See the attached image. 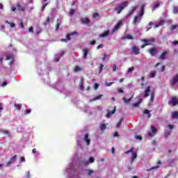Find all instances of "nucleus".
Listing matches in <instances>:
<instances>
[{"instance_id":"23","label":"nucleus","mask_w":178,"mask_h":178,"mask_svg":"<svg viewBox=\"0 0 178 178\" xmlns=\"http://www.w3.org/2000/svg\"><path fill=\"white\" fill-rule=\"evenodd\" d=\"M161 6V2L159 1H157L155 2V3L153 6L154 9H158Z\"/></svg>"},{"instance_id":"63","label":"nucleus","mask_w":178,"mask_h":178,"mask_svg":"<svg viewBox=\"0 0 178 178\" xmlns=\"http://www.w3.org/2000/svg\"><path fill=\"white\" fill-rule=\"evenodd\" d=\"M172 44L173 45H178V41L177 40H175L174 42H172Z\"/></svg>"},{"instance_id":"1","label":"nucleus","mask_w":178,"mask_h":178,"mask_svg":"<svg viewBox=\"0 0 178 178\" xmlns=\"http://www.w3.org/2000/svg\"><path fill=\"white\" fill-rule=\"evenodd\" d=\"M127 1H124L120 5H119L118 8H115V10L118 15L120 14L122 10H123L124 8L127 6Z\"/></svg>"},{"instance_id":"39","label":"nucleus","mask_w":178,"mask_h":178,"mask_svg":"<svg viewBox=\"0 0 178 178\" xmlns=\"http://www.w3.org/2000/svg\"><path fill=\"white\" fill-rule=\"evenodd\" d=\"M170 134V131H165V132H164V137L165 138H168V137H169V135Z\"/></svg>"},{"instance_id":"10","label":"nucleus","mask_w":178,"mask_h":178,"mask_svg":"<svg viewBox=\"0 0 178 178\" xmlns=\"http://www.w3.org/2000/svg\"><path fill=\"white\" fill-rule=\"evenodd\" d=\"M132 51L135 55H140V48L136 45L132 46Z\"/></svg>"},{"instance_id":"41","label":"nucleus","mask_w":178,"mask_h":178,"mask_svg":"<svg viewBox=\"0 0 178 178\" xmlns=\"http://www.w3.org/2000/svg\"><path fill=\"white\" fill-rule=\"evenodd\" d=\"M17 7L19 10H22V12H24V7L22 6V5L17 4Z\"/></svg>"},{"instance_id":"58","label":"nucleus","mask_w":178,"mask_h":178,"mask_svg":"<svg viewBox=\"0 0 178 178\" xmlns=\"http://www.w3.org/2000/svg\"><path fill=\"white\" fill-rule=\"evenodd\" d=\"M158 168H159V165L153 166L150 168V170H154V169H158Z\"/></svg>"},{"instance_id":"15","label":"nucleus","mask_w":178,"mask_h":178,"mask_svg":"<svg viewBox=\"0 0 178 178\" xmlns=\"http://www.w3.org/2000/svg\"><path fill=\"white\" fill-rule=\"evenodd\" d=\"M17 157V155H15L13 157L10 159L9 161L7 162V163H6L7 166H9V165H10L11 163H13V162H15V161H16Z\"/></svg>"},{"instance_id":"64","label":"nucleus","mask_w":178,"mask_h":178,"mask_svg":"<svg viewBox=\"0 0 178 178\" xmlns=\"http://www.w3.org/2000/svg\"><path fill=\"white\" fill-rule=\"evenodd\" d=\"M21 162H26V159L24 156L21 157Z\"/></svg>"},{"instance_id":"24","label":"nucleus","mask_w":178,"mask_h":178,"mask_svg":"<svg viewBox=\"0 0 178 178\" xmlns=\"http://www.w3.org/2000/svg\"><path fill=\"white\" fill-rule=\"evenodd\" d=\"M163 24H165V21L161 20V21L159 22V24H157L155 25L154 27H155L156 29H158V27H160V26H163Z\"/></svg>"},{"instance_id":"62","label":"nucleus","mask_w":178,"mask_h":178,"mask_svg":"<svg viewBox=\"0 0 178 178\" xmlns=\"http://www.w3.org/2000/svg\"><path fill=\"white\" fill-rule=\"evenodd\" d=\"M113 72H116V64L113 65Z\"/></svg>"},{"instance_id":"35","label":"nucleus","mask_w":178,"mask_h":178,"mask_svg":"<svg viewBox=\"0 0 178 178\" xmlns=\"http://www.w3.org/2000/svg\"><path fill=\"white\" fill-rule=\"evenodd\" d=\"M76 12V10L74 9H70L69 12L70 16H73L74 15V13Z\"/></svg>"},{"instance_id":"3","label":"nucleus","mask_w":178,"mask_h":178,"mask_svg":"<svg viewBox=\"0 0 178 178\" xmlns=\"http://www.w3.org/2000/svg\"><path fill=\"white\" fill-rule=\"evenodd\" d=\"M77 34H79L77 33V31H74V32H72L70 33H68L67 35H66V39H61V42H67V41H70L71 40V38L70 36L71 35H77Z\"/></svg>"},{"instance_id":"52","label":"nucleus","mask_w":178,"mask_h":178,"mask_svg":"<svg viewBox=\"0 0 178 178\" xmlns=\"http://www.w3.org/2000/svg\"><path fill=\"white\" fill-rule=\"evenodd\" d=\"M99 88V84L95 83V85H94L95 90H98Z\"/></svg>"},{"instance_id":"2","label":"nucleus","mask_w":178,"mask_h":178,"mask_svg":"<svg viewBox=\"0 0 178 178\" xmlns=\"http://www.w3.org/2000/svg\"><path fill=\"white\" fill-rule=\"evenodd\" d=\"M168 105L170 106H177L178 105V98L176 96H173L171 97V99L168 101Z\"/></svg>"},{"instance_id":"11","label":"nucleus","mask_w":178,"mask_h":178,"mask_svg":"<svg viewBox=\"0 0 178 178\" xmlns=\"http://www.w3.org/2000/svg\"><path fill=\"white\" fill-rule=\"evenodd\" d=\"M81 24H83L84 26H88L90 24V19L88 18H82L81 19Z\"/></svg>"},{"instance_id":"29","label":"nucleus","mask_w":178,"mask_h":178,"mask_svg":"<svg viewBox=\"0 0 178 178\" xmlns=\"http://www.w3.org/2000/svg\"><path fill=\"white\" fill-rule=\"evenodd\" d=\"M178 25L177 24H175V25H171L170 27V30L171 31H174V30H176L177 29Z\"/></svg>"},{"instance_id":"18","label":"nucleus","mask_w":178,"mask_h":178,"mask_svg":"<svg viewBox=\"0 0 178 178\" xmlns=\"http://www.w3.org/2000/svg\"><path fill=\"white\" fill-rule=\"evenodd\" d=\"M83 58L84 59L87 58V55H88V49L87 48L84 49L83 50Z\"/></svg>"},{"instance_id":"9","label":"nucleus","mask_w":178,"mask_h":178,"mask_svg":"<svg viewBox=\"0 0 178 178\" xmlns=\"http://www.w3.org/2000/svg\"><path fill=\"white\" fill-rule=\"evenodd\" d=\"M143 42H145V44H147V45H152L154 42H155L154 38H150V39H145L143 40Z\"/></svg>"},{"instance_id":"5","label":"nucleus","mask_w":178,"mask_h":178,"mask_svg":"<svg viewBox=\"0 0 178 178\" xmlns=\"http://www.w3.org/2000/svg\"><path fill=\"white\" fill-rule=\"evenodd\" d=\"M143 15H141V14H138L137 15H136L132 22L133 24H134V26H137V22H141V19H143Z\"/></svg>"},{"instance_id":"48","label":"nucleus","mask_w":178,"mask_h":178,"mask_svg":"<svg viewBox=\"0 0 178 178\" xmlns=\"http://www.w3.org/2000/svg\"><path fill=\"white\" fill-rule=\"evenodd\" d=\"M98 16H99V14H98V13H94L92 15L93 19H95V17H98Z\"/></svg>"},{"instance_id":"17","label":"nucleus","mask_w":178,"mask_h":178,"mask_svg":"<svg viewBox=\"0 0 178 178\" xmlns=\"http://www.w3.org/2000/svg\"><path fill=\"white\" fill-rule=\"evenodd\" d=\"M115 112H116V106H115V108L113 111H111L107 113L106 118H111V116H112V115H113V113H115Z\"/></svg>"},{"instance_id":"51","label":"nucleus","mask_w":178,"mask_h":178,"mask_svg":"<svg viewBox=\"0 0 178 178\" xmlns=\"http://www.w3.org/2000/svg\"><path fill=\"white\" fill-rule=\"evenodd\" d=\"M92 173H94V171H92V170H88V176H91V175H92Z\"/></svg>"},{"instance_id":"42","label":"nucleus","mask_w":178,"mask_h":178,"mask_svg":"<svg viewBox=\"0 0 178 178\" xmlns=\"http://www.w3.org/2000/svg\"><path fill=\"white\" fill-rule=\"evenodd\" d=\"M99 73H102V70H104V65L103 64H100L99 66Z\"/></svg>"},{"instance_id":"57","label":"nucleus","mask_w":178,"mask_h":178,"mask_svg":"<svg viewBox=\"0 0 178 178\" xmlns=\"http://www.w3.org/2000/svg\"><path fill=\"white\" fill-rule=\"evenodd\" d=\"M29 113H31V111L30 109L25 111V115H29Z\"/></svg>"},{"instance_id":"44","label":"nucleus","mask_w":178,"mask_h":178,"mask_svg":"<svg viewBox=\"0 0 178 178\" xmlns=\"http://www.w3.org/2000/svg\"><path fill=\"white\" fill-rule=\"evenodd\" d=\"M50 20H51V18L49 17H47L46 22L44 23V26H47V24H49Z\"/></svg>"},{"instance_id":"50","label":"nucleus","mask_w":178,"mask_h":178,"mask_svg":"<svg viewBox=\"0 0 178 178\" xmlns=\"http://www.w3.org/2000/svg\"><path fill=\"white\" fill-rule=\"evenodd\" d=\"M136 140H139V141H141L143 140V137L141 136H135Z\"/></svg>"},{"instance_id":"43","label":"nucleus","mask_w":178,"mask_h":178,"mask_svg":"<svg viewBox=\"0 0 178 178\" xmlns=\"http://www.w3.org/2000/svg\"><path fill=\"white\" fill-rule=\"evenodd\" d=\"M136 9H137V7H133L132 10L129 13V16H130V15H133V13L136 12Z\"/></svg>"},{"instance_id":"4","label":"nucleus","mask_w":178,"mask_h":178,"mask_svg":"<svg viewBox=\"0 0 178 178\" xmlns=\"http://www.w3.org/2000/svg\"><path fill=\"white\" fill-rule=\"evenodd\" d=\"M131 154L132 157H131V161H134V159H136V158H137V153L136 152H134V147H131L129 150L125 152V154Z\"/></svg>"},{"instance_id":"22","label":"nucleus","mask_w":178,"mask_h":178,"mask_svg":"<svg viewBox=\"0 0 178 178\" xmlns=\"http://www.w3.org/2000/svg\"><path fill=\"white\" fill-rule=\"evenodd\" d=\"M79 88L80 90H84V79H81V82L79 83Z\"/></svg>"},{"instance_id":"59","label":"nucleus","mask_w":178,"mask_h":178,"mask_svg":"<svg viewBox=\"0 0 178 178\" xmlns=\"http://www.w3.org/2000/svg\"><path fill=\"white\" fill-rule=\"evenodd\" d=\"M166 70V67L165 65H163L161 67V72H165Z\"/></svg>"},{"instance_id":"34","label":"nucleus","mask_w":178,"mask_h":178,"mask_svg":"<svg viewBox=\"0 0 178 178\" xmlns=\"http://www.w3.org/2000/svg\"><path fill=\"white\" fill-rule=\"evenodd\" d=\"M122 122H123V118H121L116 125L117 129H119L120 127V124H122Z\"/></svg>"},{"instance_id":"27","label":"nucleus","mask_w":178,"mask_h":178,"mask_svg":"<svg viewBox=\"0 0 178 178\" xmlns=\"http://www.w3.org/2000/svg\"><path fill=\"white\" fill-rule=\"evenodd\" d=\"M154 99H155V94L154 93V92H151V93H150L151 102H154Z\"/></svg>"},{"instance_id":"36","label":"nucleus","mask_w":178,"mask_h":178,"mask_svg":"<svg viewBox=\"0 0 178 178\" xmlns=\"http://www.w3.org/2000/svg\"><path fill=\"white\" fill-rule=\"evenodd\" d=\"M102 98V95H99L96 97H94L92 101H97V99H101Z\"/></svg>"},{"instance_id":"6","label":"nucleus","mask_w":178,"mask_h":178,"mask_svg":"<svg viewBox=\"0 0 178 178\" xmlns=\"http://www.w3.org/2000/svg\"><path fill=\"white\" fill-rule=\"evenodd\" d=\"M152 91H151V87L148 86L144 91V93L143 95V97L144 98H147V97H149V94H151Z\"/></svg>"},{"instance_id":"38","label":"nucleus","mask_w":178,"mask_h":178,"mask_svg":"<svg viewBox=\"0 0 178 178\" xmlns=\"http://www.w3.org/2000/svg\"><path fill=\"white\" fill-rule=\"evenodd\" d=\"M173 13H174V15L178 14V7L177 6H175L173 8Z\"/></svg>"},{"instance_id":"20","label":"nucleus","mask_w":178,"mask_h":178,"mask_svg":"<svg viewBox=\"0 0 178 178\" xmlns=\"http://www.w3.org/2000/svg\"><path fill=\"white\" fill-rule=\"evenodd\" d=\"M107 35H109V31L104 32L102 34L99 35V37H100V38H105Z\"/></svg>"},{"instance_id":"47","label":"nucleus","mask_w":178,"mask_h":178,"mask_svg":"<svg viewBox=\"0 0 178 178\" xmlns=\"http://www.w3.org/2000/svg\"><path fill=\"white\" fill-rule=\"evenodd\" d=\"M12 58H13L12 55L6 56V60H10V59H12Z\"/></svg>"},{"instance_id":"8","label":"nucleus","mask_w":178,"mask_h":178,"mask_svg":"<svg viewBox=\"0 0 178 178\" xmlns=\"http://www.w3.org/2000/svg\"><path fill=\"white\" fill-rule=\"evenodd\" d=\"M171 85L172 86H176V84H177L178 83V74H177L176 75H175L172 79L170 81Z\"/></svg>"},{"instance_id":"7","label":"nucleus","mask_w":178,"mask_h":178,"mask_svg":"<svg viewBox=\"0 0 178 178\" xmlns=\"http://www.w3.org/2000/svg\"><path fill=\"white\" fill-rule=\"evenodd\" d=\"M150 131L148 133V136L149 137H154L156 134V128L154 126H151L150 127Z\"/></svg>"},{"instance_id":"14","label":"nucleus","mask_w":178,"mask_h":178,"mask_svg":"<svg viewBox=\"0 0 178 178\" xmlns=\"http://www.w3.org/2000/svg\"><path fill=\"white\" fill-rule=\"evenodd\" d=\"M167 54H168V51H166V50H164L163 51V53L161 54V55H160L159 56V59H161L162 60H164V59H165V58H166L165 56H166Z\"/></svg>"},{"instance_id":"25","label":"nucleus","mask_w":178,"mask_h":178,"mask_svg":"<svg viewBox=\"0 0 178 178\" xmlns=\"http://www.w3.org/2000/svg\"><path fill=\"white\" fill-rule=\"evenodd\" d=\"M89 162H90V163H94V162H95L94 157H90L89 161H86V163H84V165H88Z\"/></svg>"},{"instance_id":"61","label":"nucleus","mask_w":178,"mask_h":178,"mask_svg":"<svg viewBox=\"0 0 178 178\" xmlns=\"http://www.w3.org/2000/svg\"><path fill=\"white\" fill-rule=\"evenodd\" d=\"M101 48H104V45L103 44H99L97 47V49H101Z\"/></svg>"},{"instance_id":"32","label":"nucleus","mask_w":178,"mask_h":178,"mask_svg":"<svg viewBox=\"0 0 178 178\" xmlns=\"http://www.w3.org/2000/svg\"><path fill=\"white\" fill-rule=\"evenodd\" d=\"M143 113H145V115H148L147 118L149 119V118H151V114H149V111H148L147 109H145L143 111Z\"/></svg>"},{"instance_id":"45","label":"nucleus","mask_w":178,"mask_h":178,"mask_svg":"<svg viewBox=\"0 0 178 178\" xmlns=\"http://www.w3.org/2000/svg\"><path fill=\"white\" fill-rule=\"evenodd\" d=\"M125 38H127L128 40H134V38H133V36H131V35H127L125 36Z\"/></svg>"},{"instance_id":"49","label":"nucleus","mask_w":178,"mask_h":178,"mask_svg":"<svg viewBox=\"0 0 178 178\" xmlns=\"http://www.w3.org/2000/svg\"><path fill=\"white\" fill-rule=\"evenodd\" d=\"M25 177H26V178H30V177H31V175H30V171H28V172H26V175H25Z\"/></svg>"},{"instance_id":"19","label":"nucleus","mask_w":178,"mask_h":178,"mask_svg":"<svg viewBox=\"0 0 178 178\" xmlns=\"http://www.w3.org/2000/svg\"><path fill=\"white\" fill-rule=\"evenodd\" d=\"M149 52L152 55V56H154L156 54V49L155 48L149 49Z\"/></svg>"},{"instance_id":"60","label":"nucleus","mask_w":178,"mask_h":178,"mask_svg":"<svg viewBox=\"0 0 178 178\" xmlns=\"http://www.w3.org/2000/svg\"><path fill=\"white\" fill-rule=\"evenodd\" d=\"M96 42H97L95 40H92V41L90 42V45H95Z\"/></svg>"},{"instance_id":"21","label":"nucleus","mask_w":178,"mask_h":178,"mask_svg":"<svg viewBox=\"0 0 178 178\" xmlns=\"http://www.w3.org/2000/svg\"><path fill=\"white\" fill-rule=\"evenodd\" d=\"M141 102H143V99H139L138 102L134 103L133 104L134 108H137V107L140 106V104H141Z\"/></svg>"},{"instance_id":"37","label":"nucleus","mask_w":178,"mask_h":178,"mask_svg":"<svg viewBox=\"0 0 178 178\" xmlns=\"http://www.w3.org/2000/svg\"><path fill=\"white\" fill-rule=\"evenodd\" d=\"M6 23H8V24H10L12 29H13L14 27H16V24H15V23L13 22H8V21H6Z\"/></svg>"},{"instance_id":"26","label":"nucleus","mask_w":178,"mask_h":178,"mask_svg":"<svg viewBox=\"0 0 178 178\" xmlns=\"http://www.w3.org/2000/svg\"><path fill=\"white\" fill-rule=\"evenodd\" d=\"M172 119H177L178 118V112L177 111H175L173 113H172V115H171Z\"/></svg>"},{"instance_id":"12","label":"nucleus","mask_w":178,"mask_h":178,"mask_svg":"<svg viewBox=\"0 0 178 178\" xmlns=\"http://www.w3.org/2000/svg\"><path fill=\"white\" fill-rule=\"evenodd\" d=\"M89 137V135H88V134H85V135H84V137H83V140H84V141H86V144H87V145H90V138H88Z\"/></svg>"},{"instance_id":"31","label":"nucleus","mask_w":178,"mask_h":178,"mask_svg":"<svg viewBox=\"0 0 178 178\" xmlns=\"http://www.w3.org/2000/svg\"><path fill=\"white\" fill-rule=\"evenodd\" d=\"M14 106L18 110L20 111L22 109V104H15Z\"/></svg>"},{"instance_id":"46","label":"nucleus","mask_w":178,"mask_h":178,"mask_svg":"<svg viewBox=\"0 0 178 178\" xmlns=\"http://www.w3.org/2000/svg\"><path fill=\"white\" fill-rule=\"evenodd\" d=\"M134 67H131L127 70L128 73H131V72H134Z\"/></svg>"},{"instance_id":"54","label":"nucleus","mask_w":178,"mask_h":178,"mask_svg":"<svg viewBox=\"0 0 178 178\" xmlns=\"http://www.w3.org/2000/svg\"><path fill=\"white\" fill-rule=\"evenodd\" d=\"M29 33H34V28H33V26H31L29 29Z\"/></svg>"},{"instance_id":"13","label":"nucleus","mask_w":178,"mask_h":178,"mask_svg":"<svg viewBox=\"0 0 178 178\" xmlns=\"http://www.w3.org/2000/svg\"><path fill=\"white\" fill-rule=\"evenodd\" d=\"M145 10V4H142L140 7V13L141 16H144V11Z\"/></svg>"},{"instance_id":"30","label":"nucleus","mask_w":178,"mask_h":178,"mask_svg":"<svg viewBox=\"0 0 178 178\" xmlns=\"http://www.w3.org/2000/svg\"><path fill=\"white\" fill-rule=\"evenodd\" d=\"M155 76H156V71H152L149 74L150 79H154Z\"/></svg>"},{"instance_id":"16","label":"nucleus","mask_w":178,"mask_h":178,"mask_svg":"<svg viewBox=\"0 0 178 178\" xmlns=\"http://www.w3.org/2000/svg\"><path fill=\"white\" fill-rule=\"evenodd\" d=\"M121 26H122V21H119L118 24L115 26L113 31H118V30L120 29Z\"/></svg>"},{"instance_id":"28","label":"nucleus","mask_w":178,"mask_h":178,"mask_svg":"<svg viewBox=\"0 0 178 178\" xmlns=\"http://www.w3.org/2000/svg\"><path fill=\"white\" fill-rule=\"evenodd\" d=\"M131 99H133V97H131L129 99H127L126 97H123L122 100L124 101V102H125V104H129V102H130V101H131Z\"/></svg>"},{"instance_id":"33","label":"nucleus","mask_w":178,"mask_h":178,"mask_svg":"<svg viewBox=\"0 0 178 178\" xmlns=\"http://www.w3.org/2000/svg\"><path fill=\"white\" fill-rule=\"evenodd\" d=\"M105 129H106V124H102L100 125V129L102 131H104V130H105Z\"/></svg>"},{"instance_id":"55","label":"nucleus","mask_w":178,"mask_h":178,"mask_svg":"<svg viewBox=\"0 0 178 178\" xmlns=\"http://www.w3.org/2000/svg\"><path fill=\"white\" fill-rule=\"evenodd\" d=\"M47 5H48V3H47L43 5V6L42 7V12H44V10H45V8H47Z\"/></svg>"},{"instance_id":"56","label":"nucleus","mask_w":178,"mask_h":178,"mask_svg":"<svg viewBox=\"0 0 178 178\" xmlns=\"http://www.w3.org/2000/svg\"><path fill=\"white\" fill-rule=\"evenodd\" d=\"M175 127V126L172 125V124H168V128L170 129V130L173 129V128Z\"/></svg>"},{"instance_id":"40","label":"nucleus","mask_w":178,"mask_h":178,"mask_svg":"<svg viewBox=\"0 0 178 178\" xmlns=\"http://www.w3.org/2000/svg\"><path fill=\"white\" fill-rule=\"evenodd\" d=\"M80 70H81V68H80L79 65H76L74 70V72L76 73L77 72H80Z\"/></svg>"},{"instance_id":"53","label":"nucleus","mask_w":178,"mask_h":178,"mask_svg":"<svg viewBox=\"0 0 178 178\" xmlns=\"http://www.w3.org/2000/svg\"><path fill=\"white\" fill-rule=\"evenodd\" d=\"M106 87H111V86H112V84H113V82H110V83H108V82H106L105 83Z\"/></svg>"}]
</instances>
